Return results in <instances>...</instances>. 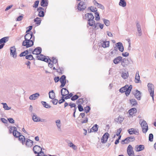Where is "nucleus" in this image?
Segmentation results:
<instances>
[{
    "label": "nucleus",
    "instance_id": "f257e3e1",
    "mask_svg": "<svg viewBox=\"0 0 156 156\" xmlns=\"http://www.w3.org/2000/svg\"><path fill=\"white\" fill-rule=\"evenodd\" d=\"M132 89V85L129 86L128 85H126L125 86L121 88L119 90L120 92L123 93L125 92L126 95L128 96L130 93V92Z\"/></svg>",
    "mask_w": 156,
    "mask_h": 156
},
{
    "label": "nucleus",
    "instance_id": "f03ea898",
    "mask_svg": "<svg viewBox=\"0 0 156 156\" xmlns=\"http://www.w3.org/2000/svg\"><path fill=\"white\" fill-rule=\"evenodd\" d=\"M140 123L141 127L143 133H146L148 129L147 124L145 120L142 119L140 120Z\"/></svg>",
    "mask_w": 156,
    "mask_h": 156
},
{
    "label": "nucleus",
    "instance_id": "7ed1b4c3",
    "mask_svg": "<svg viewBox=\"0 0 156 156\" xmlns=\"http://www.w3.org/2000/svg\"><path fill=\"white\" fill-rule=\"evenodd\" d=\"M148 91L150 93V96L152 97V100L154 101V85L151 83H149L147 85Z\"/></svg>",
    "mask_w": 156,
    "mask_h": 156
},
{
    "label": "nucleus",
    "instance_id": "20e7f679",
    "mask_svg": "<svg viewBox=\"0 0 156 156\" xmlns=\"http://www.w3.org/2000/svg\"><path fill=\"white\" fill-rule=\"evenodd\" d=\"M34 37L31 40H24L23 42L22 45L25 46L27 48L32 46L34 44Z\"/></svg>",
    "mask_w": 156,
    "mask_h": 156
},
{
    "label": "nucleus",
    "instance_id": "39448f33",
    "mask_svg": "<svg viewBox=\"0 0 156 156\" xmlns=\"http://www.w3.org/2000/svg\"><path fill=\"white\" fill-rule=\"evenodd\" d=\"M33 150L35 154H37V156H42L44 154L42 151L41 148L38 145L35 146L33 147Z\"/></svg>",
    "mask_w": 156,
    "mask_h": 156
},
{
    "label": "nucleus",
    "instance_id": "423d86ee",
    "mask_svg": "<svg viewBox=\"0 0 156 156\" xmlns=\"http://www.w3.org/2000/svg\"><path fill=\"white\" fill-rule=\"evenodd\" d=\"M10 53L11 56L16 58L17 57V53L16 48L14 46L11 47L10 48Z\"/></svg>",
    "mask_w": 156,
    "mask_h": 156
},
{
    "label": "nucleus",
    "instance_id": "0eeeda50",
    "mask_svg": "<svg viewBox=\"0 0 156 156\" xmlns=\"http://www.w3.org/2000/svg\"><path fill=\"white\" fill-rule=\"evenodd\" d=\"M127 151L128 154L129 156H134V152L133 148L132 146L129 145L127 148Z\"/></svg>",
    "mask_w": 156,
    "mask_h": 156
},
{
    "label": "nucleus",
    "instance_id": "6e6552de",
    "mask_svg": "<svg viewBox=\"0 0 156 156\" xmlns=\"http://www.w3.org/2000/svg\"><path fill=\"white\" fill-rule=\"evenodd\" d=\"M86 7V5L83 2H81L79 3L77 6L78 9L80 11L84 10Z\"/></svg>",
    "mask_w": 156,
    "mask_h": 156
},
{
    "label": "nucleus",
    "instance_id": "1a4fd4ad",
    "mask_svg": "<svg viewBox=\"0 0 156 156\" xmlns=\"http://www.w3.org/2000/svg\"><path fill=\"white\" fill-rule=\"evenodd\" d=\"M128 131L130 135L134 134L138 135L139 133V130L138 129H136L134 128H132L129 129Z\"/></svg>",
    "mask_w": 156,
    "mask_h": 156
},
{
    "label": "nucleus",
    "instance_id": "9d476101",
    "mask_svg": "<svg viewBox=\"0 0 156 156\" xmlns=\"http://www.w3.org/2000/svg\"><path fill=\"white\" fill-rule=\"evenodd\" d=\"M121 63L123 67H126L129 65L130 62L128 59L124 58L122 59Z\"/></svg>",
    "mask_w": 156,
    "mask_h": 156
},
{
    "label": "nucleus",
    "instance_id": "9b49d317",
    "mask_svg": "<svg viewBox=\"0 0 156 156\" xmlns=\"http://www.w3.org/2000/svg\"><path fill=\"white\" fill-rule=\"evenodd\" d=\"M9 133H12L13 135L15 136L16 134H19V132L17 131V129L15 127H11L9 129Z\"/></svg>",
    "mask_w": 156,
    "mask_h": 156
},
{
    "label": "nucleus",
    "instance_id": "f8f14e48",
    "mask_svg": "<svg viewBox=\"0 0 156 156\" xmlns=\"http://www.w3.org/2000/svg\"><path fill=\"white\" fill-rule=\"evenodd\" d=\"M136 27L138 31V35L140 36L142 34V32L141 26L138 22L136 23Z\"/></svg>",
    "mask_w": 156,
    "mask_h": 156
},
{
    "label": "nucleus",
    "instance_id": "ddd939ff",
    "mask_svg": "<svg viewBox=\"0 0 156 156\" xmlns=\"http://www.w3.org/2000/svg\"><path fill=\"white\" fill-rule=\"evenodd\" d=\"M109 134L108 133H105L102 137L101 141L102 143H106L108 138Z\"/></svg>",
    "mask_w": 156,
    "mask_h": 156
},
{
    "label": "nucleus",
    "instance_id": "4468645a",
    "mask_svg": "<svg viewBox=\"0 0 156 156\" xmlns=\"http://www.w3.org/2000/svg\"><path fill=\"white\" fill-rule=\"evenodd\" d=\"M137 110L135 108H132L129 110L128 112L129 114V117H133L134 115V114L136 113Z\"/></svg>",
    "mask_w": 156,
    "mask_h": 156
},
{
    "label": "nucleus",
    "instance_id": "2eb2a0df",
    "mask_svg": "<svg viewBox=\"0 0 156 156\" xmlns=\"http://www.w3.org/2000/svg\"><path fill=\"white\" fill-rule=\"evenodd\" d=\"M41 48L40 47H37L35 48L34 51H32V54L38 55L41 53Z\"/></svg>",
    "mask_w": 156,
    "mask_h": 156
},
{
    "label": "nucleus",
    "instance_id": "dca6fc26",
    "mask_svg": "<svg viewBox=\"0 0 156 156\" xmlns=\"http://www.w3.org/2000/svg\"><path fill=\"white\" fill-rule=\"evenodd\" d=\"M133 94L137 100H140L141 99V93L139 91L136 90L135 92L133 93Z\"/></svg>",
    "mask_w": 156,
    "mask_h": 156
},
{
    "label": "nucleus",
    "instance_id": "f3484780",
    "mask_svg": "<svg viewBox=\"0 0 156 156\" xmlns=\"http://www.w3.org/2000/svg\"><path fill=\"white\" fill-rule=\"evenodd\" d=\"M56 125L58 131H61V127L62 124L61 120L60 119H57L55 121Z\"/></svg>",
    "mask_w": 156,
    "mask_h": 156
},
{
    "label": "nucleus",
    "instance_id": "a211bd4d",
    "mask_svg": "<svg viewBox=\"0 0 156 156\" xmlns=\"http://www.w3.org/2000/svg\"><path fill=\"white\" fill-rule=\"evenodd\" d=\"M15 137H19V140L22 141L23 144V141L25 140V138L24 136L20 134V133L19 132V134H16Z\"/></svg>",
    "mask_w": 156,
    "mask_h": 156
},
{
    "label": "nucleus",
    "instance_id": "6ab92c4d",
    "mask_svg": "<svg viewBox=\"0 0 156 156\" xmlns=\"http://www.w3.org/2000/svg\"><path fill=\"white\" fill-rule=\"evenodd\" d=\"M40 94L39 93H37L30 95L29 97V98L31 100H35L38 98Z\"/></svg>",
    "mask_w": 156,
    "mask_h": 156
},
{
    "label": "nucleus",
    "instance_id": "aec40b11",
    "mask_svg": "<svg viewBox=\"0 0 156 156\" xmlns=\"http://www.w3.org/2000/svg\"><path fill=\"white\" fill-rule=\"evenodd\" d=\"M129 76L128 72L127 71L122 72L121 74V76L124 80L127 79Z\"/></svg>",
    "mask_w": 156,
    "mask_h": 156
},
{
    "label": "nucleus",
    "instance_id": "412c9836",
    "mask_svg": "<svg viewBox=\"0 0 156 156\" xmlns=\"http://www.w3.org/2000/svg\"><path fill=\"white\" fill-rule=\"evenodd\" d=\"M101 46L104 48H106L109 46V41H102L101 44Z\"/></svg>",
    "mask_w": 156,
    "mask_h": 156
},
{
    "label": "nucleus",
    "instance_id": "4be33fe9",
    "mask_svg": "<svg viewBox=\"0 0 156 156\" xmlns=\"http://www.w3.org/2000/svg\"><path fill=\"white\" fill-rule=\"evenodd\" d=\"M124 118L122 116L119 115L115 119V122L118 123H121L123 121Z\"/></svg>",
    "mask_w": 156,
    "mask_h": 156
},
{
    "label": "nucleus",
    "instance_id": "5701e85b",
    "mask_svg": "<svg viewBox=\"0 0 156 156\" xmlns=\"http://www.w3.org/2000/svg\"><path fill=\"white\" fill-rule=\"evenodd\" d=\"M34 36H33L32 34H30L29 33L26 34L24 36L25 40H31V39H32Z\"/></svg>",
    "mask_w": 156,
    "mask_h": 156
},
{
    "label": "nucleus",
    "instance_id": "b1692460",
    "mask_svg": "<svg viewBox=\"0 0 156 156\" xmlns=\"http://www.w3.org/2000/svg\"><path fill=\"white\" fill-rule=\"evenodd\" d=\"M93 2L94 5L102 10L105 9L104 6L101 4L98 3L95 0H94Z\"/></svg>",
    "mask_w": 156,
    "mask_h": 156
},
{
    "label": "nucleus",
    "instance_id": "393cba45",
    "mask_svg": "<svg viewBox=\"0 0 156 156\" xmlns=\"http://www.w3.org/2000/svg\"><path fill=\"white\" fill-rule=\"evenodd\" d=\"M85 19H87L88 21L91 19H94V17L93 14L91 13H88L85 15Z\"/></svg>",
    "mask_w": 156,
    "mask_h": 156
},
{
    "label": "nucleus",
    "instance_id": "a878e982",
    "mask_svg": "<svg viewBox=\"0 0 156 156\" xmlns=\"http://www.w3.org/2000/svg\"><path fill=\"white\" fill-rule=\"evenodd\" d=\"M61 95L62 97H64L68 94L69 91L65 88H62L61 90Z\"/></svg>",
    "mask_w": 156,
    "mask_h": 156
},
{
    "label": "nucleus",
    "instance_id": "bb28decb",
    "mask_svg": "<svg viewBox=\"0 0 156 156\" xmlns=\"http://www.w3.org/2000/svg\"><path fill=\"white\" fill-rule=\"evenodd\" d=\"M118 47L119 50L121 52L123 51L124 50V47L121 42H119L116 43V47Z\"/></svg>",
    "mask_w": 156,
    "mask_h": 156
},
{
    "label": "nucleus",
    "instance_id": "cd10ccee",
    "mask_svg": "<svg viewBox=\"0 0 156 156\" xmlns=\"http://www.w3.org/2000/svg\"><path fill=\"white\" fill-rule=\"evenodd\" d=\"M144 148L143 145H136L135 147V150L136 151L138 152L143 150Z\"/></svg>",
    "mask_w": 156,
    "mask_h": 156
},
{
    "label": "nucleus",
    "instance_id": "c85d7f7f",
    "mask_svg": "<svg viewBox=\"0 0 156 156\" xmlns=\"http://www.w3.org/2000/svg\"><path fill=\"white\" fill-rule=\"evenodd\" d=\"M140 76L139 75V72L137 71L136 73L135 76V82L136 83H138L140 82Z\"/></svg>",
    "mask_w": 156,
    "mask_h": 156
},
{
    "label": "nucleus",
    "instance_id": "c756f323",
    "mask_svg": "<svg viewBox=\"0 0 156 156\" xmlns=\"http://www.w3.org/2000/svg\"><path fill=\"white\" fill-rule=\"evenodd\" d=\"M32 119L35 122H39V119L40 118L37 116L35 113L32 114Z\"/></svg>",
    "mask_w": 156,
    "mask_h": 156
},
{
    "label": "nucleus",
    "instance_id": "7c9ffc66",
    "mask_svg": "<svg viewBox=\"0 0 156 156\" xmlns=\"http://www.w3.org/2000/svg\"><path fill=\"white\" fill-rule=\"evenodd\" d=\"M122 57L121 56H118L115 58L113 60V62L115 64H117L119 63L120 61H121Z\"/></svg>",
    "mask_w": 156,
    "mask_h": 156
},
{
    "label": "nucleus",
    "instance_id": "2f4dec72",
    "mask_svg": "<svg viewBox=\"0 0 156 156\" xmlns=\"http://www.w3.org/2000/svg\"><path fill=\"white\" fill-rule=\"evenodd\" d=\"M68 145L70 147L72 148L74 150H76L77 149V147L75 145H74L71 141H69L67 142Z\"/></svg>",
    "mask_w": 156,
    "mask_h": 156
},
{
    "label": "nucleus",
    "instance_id": "473e14b6",
    "mask_svg": "<svg viewBox=\"0 0 156 156\" xmlns=\"http://www.w3.org/2000/svg\"><path fill=\"white\" fill-rule=\"evenodd\" d=\"M49 98L51 99H54L55 97V94L53 90H51L49 93Z\"/></svg>",
    "mask_w": 156,
    "mask_h": 156
},
{
    "label": "nucleus",
    "instance_id": "72a5a7b5",
    "mask_svg": "<svg viewBox=\"0 0 156 156\" xmlns=\"http://www.w3.org/2000/svg\"><path fill=\"white\" fill-rule=\"evenodd\" d=\"M131 138V137H127L124 140H122L121 143V144H128L129 142H130V139Z\"/></svg>",
    "mask_w": 156,
    "mask_h": 156
},
{
    "label": "nucleus",
    "instance_id": "f704fd0d",
    "mask_svg": "<svg viewBox=\"0 0 156 156\" xmlns=\"http://www.w3.org/2000/svg\"><path fill=\"white\" fill-rule=\"evenodd\" d=\"M33 142L30 139H28L26 142V145L27 146L30 147H31L33 144Z\"/></svg>",
    "mask_w": 156,
    "mask_h": 156
},
{
    "label": "nucleus",
    "instance_id": "c9c22d12",
    "mask_svg": "<svg viewBox=\"0 0 156 156\" xmlns=\"http://www.w3.org/2000/svg\"><path fill=\"white\" fill-rule=\"evenodd\" d=\"M48 4V1L47 0H41V5L42 6H47Z\"/></svg>",
    "mask_w": 156,
    "mask_h": 156
},
{
    "label": "nucleus",
    "instance_id": "e433bc0d",
    "mask_svg": "<svg viewBox=\"0 0 156 156\" xmlns=\"http://www.w3.org/2000/svg\"><path fill=\"white\" fill-rule=\"evenodd\" d=\"M119 5L122 7H125L126 5V3L125 0H120Z\"/></svg>",
    "mask_w": 156,
    "mask_h": 156
},
{
    "label": "nucleus",
    "instance_id": "4c0bfd02",
    "mask_svg": "<svg viewBox=\"0 0 156 156\" xmlns=\"http://www.w3.org/2000/svg\"><path fill=\"white\" fill-rule=\"evenodd\" d=\"M1 104L3 105V108L5 110H8L11 109V107H8L6 103H2Z\"/></svg>",
    "mask_w": 156,
    "mask_h": 156
},
{
    "label": "nucleus",
    "instance_id": "58836bf2",
    "mask_svg": "<svg viewBox=\"0 0 156 156\" xmlns=\"http://www.w3.org/2000/svg\"><path fill=\"white\" fill-rule=\"evenodd\" d=\"M95 23V21L94 20V19H91L88 21L87 24H88L91 27H93L94 24Z\"/></svg>",
    "mask_w": 156,
    "mask_h": 156
},
{
    "label": "nucleus",
    "instance_id": "ea45409f",
    "mask_svg": "<svg viewBox=\"0 0 156 156\" xmlns=\"http://www.w3.org/2000/svg\"><path fill=\"white\" fill-rule=\"evenodd\" d=\"M34 21L36 22V24L37 25V26H38L40 24L41 20L40 18L37 17L34 20Z\"/></svg>",
    "mask_w": 156,
    "mask_h": 156
},
{
    "label": "nucleus",
    "instance_id": "a19ab883",
    "mask_svg": "<svg viewBox=\"0 0 156 156\" xmlns=\"http://www.w3.org/2000/svg\"><path fill=\"white\" fill-rule=\"evenodd\" d=\"M8 37H5L0 39V41L1 44H2V43H5L8 40Z\"/></svg>",
    "mask_w": 156,
    "mask_h": 156
},
{
    "label": "nucleus",
    "instance_id": "79ce46f5",
    "mask_svg": "<svg viewBox=\"0 0 156 156\" xmlns=\"http://www.w3.org/2000/svg\"><path fill=\"white\" fill-rule=\"evenodd\" d=\"M41 103L43 106L46 108H50L51 107V106L46 102L42 101Z\"/></svg>",
    "mask_w": 156,
    "mask_h": 156
},
{
    "label": "nucleus",
    "instance_id": "37998d69",
    "mask_svg": "<svg viewBox=\"0 0 156 156\" xmlns=\"http://www.w3.org/2000/svg\"><path fill=\"white\" fill-rule=\"evenodd\" d=\"M60 81L61 83L66 82V76L65 75H63L61 76L60 79Z\"/></svg>",
    "mask_w": 156,
    "mask_h": 156
},
{
    "label": "nucleus",
    "instance_id": "c03bdc74",
    "mask_svg": "<svg viewBox=\"0 0 156 156\" xmlns=\"http://www.w3.org/2000/svg\"><path fill=\"white\" fill-rule=\"evenodd\" d=\"M29 53V52L28 50H27L24 51L21 53L20 55V57H22L23 56H25L26 55L28 54Z\"/></svg>",
    "mask_w": 156,
    "mask_h": 156
},
{
    "label": "nucleus",
    "instance_id": "a18cd8bd",
    "mask_svg": "<svg viewBox=\"0 0 156 156\" xmlns=\"http://www.w3.org/2000/svg\"><path fill=\"white\" fill-rule=\"evenodd\" d=\"M130 101L131 105L133 106H135L137 104L136 101L135 99H132L130 100Z\"/></svg>",
    "mask_w": 156,
    "mask_h": 156
},
{
    "label": "nucleus",
    "instance_id": "49530a36",
    "mask_svg": "<svg viewBox=\"0 0 156 156\" xmlns=\"http://www.w3.org/2000/svg\"><path fill=\"white\" fill-rule=\"evenodd\" d=\"M44 57H45V56L42 54H40L39 55H37L36 56V58L38 60L42 61H43Z\"/></svg>",
    "mask_w": 156,
    "mask_h": 156
},
{
    "label": "nucleus",
    "instance_id": "de8ad7c7",
    "mask_svg": "<svg viewBox=\"0 0 156 156\" xmlns=\"http://www.w3.org/2000/svg\"><path fill=\"white\" fill-rule=\"evenodd\" d=\"M103 22L104 24L107 26H108L110 24V22L109 20L106 19H104L103 20Z\"/></svg>",
    "mask_w": 156,
    "mask_h": 156
},
{
    "label": "nucleus",
    "instance_id": "09e8293b",
    "mask_svg": "<svg viewBox=\"0 0 156 156\" xmlns=\"http://www.w3.org/2000/svg\"><path fill=\"white\" fill-rule=\"evenodd\" d=\"M39 1L37 0V1H36L35 2H34V4L33 5V7L34 8H37L38 6V5L39 4Z\"/></svg>",
    "mask_w": 156,
    "mask_h": 156
},
{
    "label": "nucleus",
    "instance_id": "8fccbe9b",
    "mask_svg": "<svg viewBox=\"0 0 156 156\" xmlns=\"http://www.w3.org/2000/svg\"><path fill=\"white\" fill-rule=\"evenodd\" d=\"M153 135L152 133H150L149 136V140L151 142H152L153 141Z\"/></svg>",
    "mask_w": 156,
    "mask_h": 156
},
{
    "label": "nucleus",
    "instance_id": "3c124183",
    "mask_svg": "<svg viewBox=\"0 0 156 156\" xmlns=\"http://www.w3.org/2000/svg\"><path fill=\"white\" fill-rule=\"evenodd\" d=\"M95 20L97 21H98L100 20V17L99 14L98 12H96L95 13Z\"/></svg>",
    "mask_w": 156,
    "mask_h": 156
},
{
    "label": "nucleus",
    "instance_id": "603ef678",
    "mask_svg": "<svg viewBox=\"0 0 156 156\" xmlns=\"http://www.w3.org/2000/svg\"><path fill=\"white\" fill-rule=\"evenodd\" d=\"M26 58L29 60H31L33 59V57L32 55H30L26 56Z\"/></svg>",
    "mask_w": 156,
    "mask_h": 156
},
{
    "label": "nucleus",
    "instance_id": "864d4df0",
    "mask_svg": "<svg viewBox=\"0 0 156 156\" xmlns=\"http://www.w3.org/2000/svg\"><path fill=\"white\" fill-rule=\"evenodd\" d=\"M38 16L40 17H43L44 16V12L43 11H39Z\"/></svg>",
    "mask_w": 156,
    "mask_h": 156
},
{
    "label": "nucleus",
    "instance_id": "5fc2aeb1",
    "mask_svg": "<svg viewBox=\"0 0 156 156\" xmlns=\"http://www.w3.org/2000/svg\"><path fill=\"white\" fill-rule=\"evenodd\" d=\"M88 9H90L91 11L93 12H95L97 10L96 8L93 7H89Z\"/></svg>",
    "mask_w": 156,
    "mask_h": 156
},
{
    "label": "nucleus",
    "instance_id": "6e6d98bb",
    "mask_svg": "<svg viewBox=\"0 0 156 156\" xmlns=\"http://www.w3.org/2000/svg\"><path fill=\"white\" fill-rule=\"evenodd\" d=\"M92 129L94 132L97 131L98 130V125L97 124L95 125L92 127Z\"/></svg>",
    "mask_w": 156,
    "mask_h": 156
},
{
    "label": "nucleus",
    "instance_id": "4d7b16f0",
    "mask_svg": "<svg viewBox=\"0 0 156 156\" xmlns=\"http://www.w3.org/2000/svg\"><path fill=\"white\" fill-rule=\"evenodd\" d=\"M79 98V96L76 95H75L74 96H73L71 98V100H72V101H74V100H77Z\"/></svg>",
    "mask_w": 156,
    "mask_h": 156
},
{
    "label": "nucleus",
    "instance_id": "13d9d810",
    "mask_svg": "<svg viewBox=\"0 0 156 156\" xmlns=\"http://www.w3.org/2000/svg\"><path fill=\"white\" fill-rule=\"evenodd\" d=\"M90 110V108L89 106H87L84 108V110L87 113L89 112Z\"/></svg>",
    "mask_w": 156,
    "mask_h": 156
},
{
    "label": "nucleus",
    "instance_id": "bf43d9fd",
    "mask_svg": "<svg viewBox=\"0 0 156 156\" xmlns=\"http://www.w3.org/2000/svg\"><path fill=\"white\" fill-rule=\"evenodd\" d=\"M99 23H94V26H93V29H98V27L99 26Z\"/></svg>",
    "mask_w": 156,
    "mask_h": 156
},
{
    "label": "nucleus",
    "instance_id": "052dcab7",
    "mask_svg": "<svg viewBox=\"0 0 156 156\" xmlns=\"http://www.w3.org/2000/svg\"><path fill=\"white\" fill-rule=\"evenodd\" d=\"M52 60L51 61L53 63L55 64L57 63L58 61L57 59H56L55 58L53 57L52 58Z\"/></svg>",
    "mask_w": 156,
    "mask_h": 156
},
{
    "label": "nucleus",
    "instance_id": "680f3d73",
    "mask_svg": "<svg viewBox=\"0 0 156 156\" xmlns=\"http://www.w3.org/2000/svg\"><path fill=\"white\" fill-rule=\"evenodd\" d=\"M77 102L80 105L83 104V98H80L77 101Z\"/></svg>",
    "mask_w": 156,
    "mask_h": 156
},
{
    "label": "nucleus",
    "instance_id": "e2e57ef3",
    "mask_svg": "<svg viewBox=\"0 0 156 156\" xmlns=\"http://www.w3.org/2000/svg\"><path fill=\"white\" fill-rule=\"evenodd\" d=\"M78 108L79 111L80 112H81L83 111V108L81 105H78Z\"/></svg>",
    "mask_w": 156,
    "mask_h": 156
},
{
    "label": "nucleus",
    "instance_id": "0e129e2a",
    "mask_svg": "<svg viewBox=\"0 0 156 156\" xmlns=\"http://www.w3.org/2000/svg\"><path fill=\"white\" fill-rule=\"evenodd\" d=\"M64 97H62V99L58 101V103L60 104L65 101Z\"/></svg>",
    "mask_w": 156,
    "mask_h": 156
},
{
    "label": "nucleus",
    "instance_id": "69168bd1",
    "mask_svg": "<svg viewBox=\"0 0 156 156\" xmlns=\"http://www.w3.org/2000/svg\"><path fill=\"white\" fill-rule=\"evenodd\" d=\"M8 120L10 123H13L14 122V120L12 118H8Z\"/></svg>",
    "mask_w": 156,
    "mask_h": 156
},
{
    "label": "nucleus",
    "instance_id": "338daca9",
    "mask_svg": "<svg viewBox=\"0 0 156 156\" xmlns=\"http://www.w3.org/2000/svg\"><path fill=\"white\" fill-rule=\"evenodd\" d=\"M23 18V16H19L17 18V20H16V21H21L22 20Z\"/></svg>",
    "mask_w": 156,
    "mask_h": 156
},
{
    "label": "nucleus",
    "instance_id": "774afa93",
    "mask_svg": "<svg viewBox=\"0 0 156 156\" xmlns=\"http://www.w3.org/2000/svg\"><path fill=\"white\" fill-rule=\"evenodd\" d=\"M57 72L61 74L63 73V70L60 68L57 69Z\"/></svg>",
    "mask_w": 156,
    "mask_h": 156
}]
</instances>
